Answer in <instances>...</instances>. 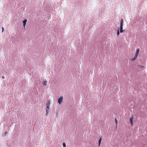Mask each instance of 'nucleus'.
<instances>
[{
    "instance_id": "nucleus-1",
    "label": "nucleus",
    "mask_w": 147,
    "mask_h": 147,
    "mask_svg": "<svg viewBox=\"0 0 147 147\" xmlns=\"http://www.w3.org/2000/svg\"><path fill=\"white\" fill-rule=\"evenodd\" d=\"M51 104V102L50 100H49L48 101H47L46 105V109H49V107H50V105Z\"/></svg>"
},
{
    "instance_id": "nucleus-2",
    "label": "nucleus",
    "mask_w": 147,
    "mask_h": 147,
    "mask_svg": "<svg viewBox=\"0 0 147 147\" xmlns=\"http://www.w3.org/2000/svg\"><path fill=\"white\" fill-rule=\"evenodd\" d=\"M123 21L122 19H121L120 20V28H123Z\"/></svg>"
},
{
    "instance_id": "nucleus-3",
    "label": "nucleus",
    "mask_w": 147,
    "mask_h": 147,
    "mask_svg": "<svg viewBox=\"0 0 147 147\" xmlns=\"http://www.w3.org/2000/svg\"><path fill=\"white\" fill-rule=\"evenodd\" d=\"M63 99V97H60V98H59L58 99V102L60 104L62 100Z\"/></svg>"
},
{
    "instance_id": "nucleus-4",
    "label": "nucleus",
    "mask_w": 147,
    "mask_h": 147,
    "mask_svg": "<svg viewBox=\"0 0 147 147\" xmlns=\"http://www.w3.org/2000/svg\"><path fill=\"white\" fill-rule=\"evenodd\" d=\"M27 21V20L25 19V20H24V21H23L22 22L23 24V26H24V28L25 27V25H26Z\"/></svg>"
},
{
    "instance_id": "nucleus-5",
    "label": "nucleus",
    "mask_w": 147,
    "mask_h": 147,
    "mask_svg": "<svg viewBox=\"0 0 147 147\" xmlns=\"http://www.w3.org/2000/svg\"><path fill=\"white\" fill-rule=\"evenodd\" d=\"M138 54L136 53L135 55V57H134V58L132 59V61H134L138 57Z\"/></svg>"
},
{
    "instance_id": "nucleus-6",
    "label": "nucleus",
    "mask_w": 147,
    "mask_h": 147,
    "mask_svg": "<svg viewBox=\"0 0 147 147\" xmlns=\"http://www.w3.org/2000/svg\"><path fill=\"white\" fill-rule=\"evenodd\" d=\"M102 141V137H100L98 140V146H99Z\"/></svg>"
},
{
    "instance_id": "nucleus-7",
    "label": "nucleus",
    "mask_w": 147,
    "mask_h": 147,
    "mask_svg": "<svg viewBox=\"0 0 147 147\" xmlns=\"http://www.w3.org/2000/svg\"><path fill=\"white\" fill-rule=\"evenodd\" d=\"M47 82L46 81H44L43 83V85L44 86H45L47 85Z\"/></svg>"
},
{
    "instance_id": "nucleus-8",
    "label": "nucleus",
    "mask_w": 147,
    "mask_h": 147,
    "mask_svg": "<svg viewBox=\"0 0 147 147\" xmlns=\"http://www.w3.org/2000/svg\"><path fill=\"white\" fill-rule=\"evenodd\" d=\"M132 120H133L132 117L130 118V123L131 124V125H132V124H133Z\"/></svg>"
},
{
    "instance_id": "nucleus-9",
    "label": "nucleus",
    "mask_w": 147,
    "mask_h": 147,
    "mask_svg": "<svg viewBox=\"0 0 147 147\" xmlns=\"http://www.w3.org/2000/svg\"><path fill=\"white\" fill-rule=\"evenodd\" d=\"M123 28H120V32L121 33L123 32L124 30H123Z\"/></svg>"
},
{
    "instance_id": "nucleus-10",
    "label": "nucleus",
    "mask_w": 147,
    "mask_h": 147,
    "mask_svg": "<svg viewBox=\"0 0 147 147\" xmlns=\"http://www.w3.org/2000/svg\"><path fill=\"white\" fill-rule=\"evenodd\" d=\"M139 49H137L136 51V54H138L139 53Z\"/></svg>"
},
{
    "instance_id": "nucleus-11",
    "label": "nucleus",
    "mask_w": 147,
    "mask_h": 147,
    "mask_svg": "<svg viewBox=\"0 0 147 147\" xmlns=\"http://www.w3.org/2000/svg\"><path fill=\"white\" fill-rule=\"evenodd\" d=\"M119 34V29H118L117 30V35L118 36Z\"/></svg>"
},
{
    "instance_id": "nucleus-12",
    "label": "nucleus",
    "mask_w": 147,
    "mask_h": 147,
    "mask_svg": "<svg viewBox=\"0 0 147 147\" xmlns=\"http://www.w3.org/2000/svg\"><path fill=\"white\" fill-rule=\"evenodd\" d=\"M49 110L48 109H46V113L45 115L46 116H47L48 114V112Z\"/></svg>"
},
{
    "instance_id": "nucleus-13",
    "label": "nucleus",
    "mask_w": 147,
    "mask_h": 147,
    "mask_svg": "<svg viewBox=\"0 0 147 147\" xmlns=\"http://www.w3.org/2000/svg\"><path fill=\"white\" fill-rule=\"evenodd\" d=\"M63 147H66V144L65 142H63L62 144Z\"/></svg>"
},
{
    "instance_id": "nucleus-14",
    "label": "nucleus",
    "mask_w": 147,
    "mask_h": 147,
    "mask_svg": "<svg viewBox=\"0 0 147 147\" xmlns=\"http://www.w3.org/2000/svg\"><path fill=\"white\" fill-rule=\"evenodd\" d=\"M139 67L140 68H141L142 69H144V67L142 65H140Z\"/></svg>"
},
{
    "instance_id": "nucleus-15",
    "label": "nucleus",
    "mask_w": 147,
    "mask_h": 147,
    "mask_svg": "<svg viewBox=\"0 0 147 147\" xmlns=\"http://www.w3.org/2000/svg\"><path fill=\"white\" fill-rule=\"evenodd\" d=\"M7 134V132H5L4 133L3 135L4 136H5Z\"/></svg>"
},
{
    "instance_id": "nucleus-16",
    "label": "nucleus",
    "mask_w": 147,
    "mask_h": 147,
    "mask_svg": "<svg viewBox=\"0 0 147 147\" xmlns=\"http://www.w3.org/2000/svg\"><path fill=\"white\" fill-rule=\"evenodd\" d=\"M115 122L116 123V124H117V120L116 119H115Z\"/></svg>"
},
{
    "instance_id": "nucleus-17",
    "label": "nucleus",
    "mask_w": 147,
    "mask_h": 147,
    "mask_svg": "<svg viewBox=\"0 0 147 147\" xmlns=\"http://www.w3.org/2000/svg\"><path fill=\"white\" fill-rule=\"evenodd\" d=\"M2 32H3L4 30V29L3 27H2Z\"/></svg>"
},
{
    "instance_id": "nucleus-18",
    "label": "nucleus",
    "mask_w": 147,
    "mask_h": 147,
    "mask_svg": "<svg viewBox=\"0 0 147 147\" xmlns=\"http://www.w3.org/2000/svg\"><path fill=\"white\" fill-rule=\"evenodd\" d=\"M2 78L3 79H4L5 78V77L4 76H2Z\"/></svg>"
}]
</instances>
